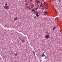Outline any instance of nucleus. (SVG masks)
Wrapping results in <instances>:
<instances>
[{"instance_id":"nucleus-1","label":"nucleus","mask_w":62,"mask_h":62,"mask_svg":"<svg viewBox=\"0 0 62 62\" xmlns=\"http://www.w3.org/2000/svg\"><path fill=\"white\" fill-rule=\"evenodd\" d=\"M3 7L4 8V9H7V10H8V9H9V8L10 7L9 6H3Z\"/></svg>"},{"instance_id":"nucleus-2","label":"nucleus","mask_w":62,"mask_h":62,"mask_svg":"<svg viewBox=\"0 0 62 62\" xmlns=\"http://www.w3.org/2000/svg\"><path fill=\"white\" fill-rule=\"evenodd\" d=\"M49 35H46L45 36L46 39H48L49 38Z\"/></svg>"},{"instance_id":"nucleus-3","label":"nucleus","mask_w":62,"mask_h":62,"mask_svg":"<svg viewBox=\"0 0 62 62\" xmlns=\"http://www.w3.org/2000/svg\"><path fill=\"white\" fill-rule=\"evenodd\" d=\"M37 3H38L37 4V7H38L39 5V0H38L37 2Z\"/></svg>"},{"instance_id":"nucleus-4","label":"nucleus","mask_w":62,"mask_h":62,"mask_svg":"<svg viewBox=\"0 0 62 62\" xmlns=\"http://www.w3.org/2000/svg\"><path fill=\"white\" fill-rule=\"evenodd\" d=\"M21 41L23 43V42H25V40L23 39L21 40Z\"/></svg>"},{"instance_id":"nucleus-5","label":"nucleus","mask_w":62,"mask_h":62,"mask_svg":"<svg viewBox=\"0 0 62 62\" xmlns=\"http://www.w3.org/2000/svg\"><path fill=\"white\" fill-rule=\"evenodd\" d=\"M36 13L35 14L36 15H38V12H37V11H35L34 12V13H36Z\"/></svg>"},{"instance_id":"nucleus-6","label":"nucleus","mask_w":62,"mask_h":62,"mask_svg":"<svg viewBox=\"0 0 62 62\" xmlns=\"http://www.w3.org/2000/svg\"><path fill=\"white\" fill-rule=\"evenodd\" d=\"M47 13V11H44L43 13V14H46V13Z\"/></svg>"},{"instance_id":"nucleus-7","label":"nucleus","mask_w":62,"mask_h":62,"mask_svg":"<svg viewBox=\"0 0 62 62\" xmlns=\"http://www.w3.org/2000/svg\"><path fill=\"white\" fill-rule=\"evenodd\" d=\"M56 27H55V26H54L53 28V31H54V30L55 29V28Z\"/></svg>"},{"instance_id":"nucleus-8","label":"nucleus","mask_w":62,"mask_h":62,"mask_svg":"<svg viewBox=\"0 0 62 62\" xmlns=\"http://www.w3.org/2000/svg\"><path fill=\"white\" fill-rule=\"evenodd\" d=\"M29 2H27L26 3V6H27V5H29Z\"/></svg>"},{"instance_id":"nucleus-9","label":"nucleus","mask_w":62,"mask_h":62,"mask_svg":"<svg viewBox=\"0 0 62 62\" xmlns=\"http://www.w3.org/2000/svg\"><path fill=\"white\" fill-rule=\"evenodd\" d=\"M48 7L47 6H46V7L45 8V9H48Z\"/></svg>"},{"instance_id":"nucleus-10","label":"nucleus","mask_w":62,"mask_h":62,"mask_svg":"<svg viewBox=\"0 0 62 62\" xmlns=\"http://www.w3.org/2000/svg\"><path fill=\"white\" fill-rule=\"evenodd\" d=\"M15 21H16L17 20V17H16L15 19H14Z\"/></svg>"},{"instance_id":"nucleus-11","label":"nucleus","mask_w":62,"mask_h":62,"mask_svg":"<svg viewBox=\"0 0 62 62\" xmlns=\"http://www.w3.org/2000/svg\"><path fill=\"white\" fill-rule=\"evenodd\" d=\"M27 8H29V9H30V7H29V6H28L27 7Z\"/></svg>"},{"instance_id":"nucleus-12","label":"nucleus","mask_w":62,"mask_h":62,"mask_svg":"<svg viewBox=\"0 0 62 62\" xmlns=\"http://www.w3.org/2000/svg\"><path fill=\"white\" fill-rule=\"evenodd\" d=\"M36 16L37 17H39V15H36Z\"/></svg>"},{"instance_id":"nucleus-13","label":"nucleus","mask_w":62,"mask_h":62,"mask_svg":"<svg viewBox=\"0 0 62 62\" xmlns=\"http://www.w3.org/2000/svg\"><path fill=\"white\" fill-rule=\"evenodd\" d=\"M47 56H46L45 57V59H47Z\"/></svg>"},{"instance_id":"nucleus-14","label":"nucleus","mask_w":62,"mask_h":62,"mask_svg":"<svg viewBox=\"0 0 62 62\" xmlns=\"http://www.w3.org/2000/svg\"><path fill=\"white\" fill-rule=\"evenodd\" d=\"M44 4L45 5H46V4H47V3H46V2H44Z\"/></svg>"},{"instance_id":"nucleus-15","label":"nucleus","mask_w":62,"mask_h":62,"mask_svg":"<svg viewBox=\"0 0 62 62\" xmlns=\"http://www.w3.org/2000/svg\"><path fill=\"white\" fill-rule=\"evenodd\" d=\"M8 5V4L7 3H6L5 4V6H7Z\"/></svg>"},{"instance_id":"nucleus-16","label":"nucleus","mask_w":62,"mask_h":62,"mask_svg":"<svg viewBox=\"0 0 62 62\" xmlns=\"http://www.w3.org/2000/svg\"><path fill=\"white\" fill-rule=\"evenodd\" d=\"M42 3H41V5L40 6V7H42Z\"/></svg>"},{"instance_id":"nucleus-17","label":"nucleus","mask_w":62,"mask_h":62,"mask_svg":"<svg viewBox=\"0 0 62 62\" xmlns=\"http://www.w3.org/2000/svg\"><path fill=\"white\" fill-rule=\"evenodd\" d=\"M46 7H47V6H48V5L46 3Z\"/></svg>"},{"instance_id":"nucleus-18","label":"nucleus","mask_w":62,"mask_h":62,"mask_svg":"<svg viewBox=\"0 0 62 62\" xmlns=\"http://www.w3.org/2000/svg\"><path fill=\"white\" fill-rule=\"evenodd\" d=\"M33 54H36V53H35V52L33 51Z\"/></svg>"},{"instance_id":"nucleus-19","label":"nucleus","mask_w":62,"mask_h":62,"mask_svg":"<svg viewBox=\"0 0 62 62\" xmlns=\"http://www.w3.org/2000/svg\"><path fill=\"white\" fill-rule=\"evenodd\" d=\"M38 9V8H34V9H36V10H37V9Z\"/></svg>"},{"instance_id":"nucleus-20","label":"nucleus","mask_w":62,"mask_h":62,"mask_svg":"<svg viewBox=\"0 0 62 62\" xmlns=\"http://www.w3.org/2000/svg\"><path fill=\"white\" fill-rule=\"evenodd\" d=\"M35 11L34 10V9H32V12H33V11Z\"/></svg>"},{"instance_id":"nucleus-21","label":"nucleus","mask_w":62,"mask_h":62,"mask_svg":"<svg viewBox=\"0 0 62 62\" xmlns=\"http://www.w3.org/2000/svg\"><path fill=\"white\" fill-rule=\"evenodd\" d=\"M43 56H45V55L44 54H43L42 55Z\"/></svg>"},{"instance_id":"nucleus-22","label":"nucleus","mask_w":62,"mask_h":62,"mask_svg":"<svg viewBox=\"0 0 62 62\" xmlns=\"http://www.w3.org/2000/svg\"><path fill=\"white\" fill-rule=\"evenodd\" d=\"M34 18L35 19H36V18H37V17L36 16H35L34 17Z\"/></svg>"},{"instance_id":"nucleus-23","label":"nucleus","mask_w":62,"mask_h":62,"mask_svg":"<svg viewBox=\"0 0 62 62\" xmlns=\"http://www.w3.org/2000/svg\"><path fill=\"white\" fill-rule=\"evenodd\" d=\"M19 39H21V38H20V37H19Z\"/></svg>"},{"instance_id":"nucleus-24","label":"nucleus","mask_w":62,"mask_h":62,"mask_svg":"<svg viewBox=\"0 0 62 62\" xmlns=\"http://www.w3.org/2000/svg\"><path fill=\"white\" fill-rule=\"evenodd\" d=\"M52 1H55V0H51Z\"/></svg>"},{"instance_id":"nucleus-25","label":"nucleus","mask_w":62,"mask_h":62,"mask_svg":"<svg viewBox=\"0 0 62 62\" xmlns=\"http://www.w3.org/2000/svg\"><path fill=\"white\" fill-rule=\"evenodd\" d=\"M46 34H48V33L47 32H46Z\"/></svg>"},{"instance_id":"nucleus-26","label":"nucleus","mask_w":62,"mask_h":62,"mask_svg":"<svg viewBox=\"0 0 62 62\" xmlns=\"http://www.w3.org/2000/svg\"><path fill=\"white\" fill-rule=\"evenodd\" d=\"M60 1H59V2H60Z\"/></svg>"},{"instance_id":"nucleus-27","label":"nucleus","mask_w":62,"mask_h":62,"mask_svg":"<svg viewBox=\"0 0 62 62\" xmlns=\"http://www.w3.org/2000/svg\"><path fill=\"white\" fill-rule=\"evenodd\" d=\"M56 14H57V13L56 12Z\"/></svg>"},{"instance_id":"nucleus-28","label":"nucleus","mask_w":62,"mask_h":62,"mask_svg":"<svg viewBox=\"0 0 62 62\" xmlns=\"http://www.w3.org/2000/svg\"><path fill=\"white\" fill-rule=\"evenodd\" d=\"M60 2H61V1H60Z\"/></svg>"}]
</instances>
